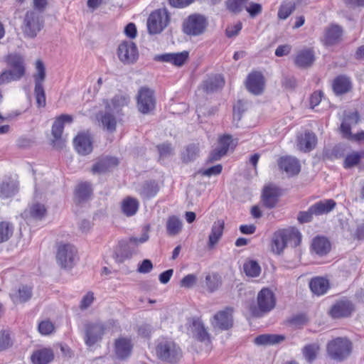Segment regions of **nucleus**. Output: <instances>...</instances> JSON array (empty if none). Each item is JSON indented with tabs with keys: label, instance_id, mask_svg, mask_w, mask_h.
I'll return each instance as SVG.
<instances>
[{
	"label": "nucleus",
	"instance_id": "nucleus-61",
	"mask_svg": "<svg viewBox=\"0 0 364 364\" xmlns=\"http://www.w3.org/2000/svg\"><path fill=\"white\" fill-rule=\"evenodd\" d=\"M226 153H225V150H221L217 147L210 152L208 160L210 162L218 161Z\"/></svg>",
	"mask_w": 364,
	"mask_h": 364
},
{
	"label": "nucleus",
	"instance_id": "nucleus-29",
	"mask_svg": "<svg viewBox=\"0 0 364 364\" xmlns=\"http://www.w3.org/2000/svg\"><path fill=\"white\" fill-rule=\"evenodd\" d=\"M225 223L223 220H218L213 224L210 234L208 237V247L213 248L220 240L223 235Z\"/></svg>",
	"mask_w": 364,
	"mask_h": 364
},
{
	"label": "nucleus",
	"instance_id": "nucleus-21",
	"mask_svg": "<svg viewBox=\"0 0 364 364\" xmlns=\"http://www.w3.org/2000/svg\"><path fill=\"white\" fill-rule=\"evenodd\" d=\"M119 164L118 159L115 157L105 156L99 159L92 168L93 173H102L110 171Z\"/></svg>",
	"mask_w": 364,
	"mask_h": 364
},
{
	"label": "nucleus",
	"instance_id": "nucleus-14",
	"mask_svg": "<svg viewBox=\"0 0 364 364\" xmlns=\"http://www.w3.org/2000/svg\"><path fill=\"white\" fill-rule=\"evenodd\" d=\"M73 122V117L69 114H61L54 122L52 127V134L55 138L53 141L54 146L58 148H62L64 143L61 140L62 134L64 129V124L65 122L70 123Z\"/></svg>",
	"mask_w": 364,
	"mask_h": 364
},
{
	"label": "nucleus",
	"instance_id": "nucleus-19",
	"mask_svg": "<svg viewBox=\"0 0 364 364\" xmlns=\"http://www.w3.org/2000/svg\"><path fill=\"white\" fill-rule=\"evenodd\" d=\"M74 145L77 151L81 155L89 154L92 151L90 136L87 133H80L74 139Z\"/></svg>",
	"mask_w": 364,
	"mask_h": 364
},
{
	"label": "nucleus",
	"instance_id": "nucleus-27",
	"mask_svg": "<svg viewBox=\"0 0 364 364\" xmlns=\"http://www.w3.org/2000/svg\"><path fill=\"white\" fill-rule=\"evenodd\" d=\"M311 251L318 256L327 255L331 250V243L324 237H315L311 243Z\"/></svg>",
	"mask_w": 364,
	"mask_h": 364
},
{
	"label": "nucleus",
	"instance_id": "nucleus-5",
	"mask_svg": "<svg viewBox=\"0 0 364 364\" xmlns=\"http://www.w3.org/2000/svg\"><path fill=\"white\" fill-rule=\"evenodd\" d=\"M156 354L161 360L171 363H177L182 357L181 349L172 341L160 342L156 347Z\"/></svg>",
	"mask_w": 364,
	"mask_h": 364
},
{
	"label": "nucleus",
	"instance_id": "nucleus-25",
	"mask_svg": "<svg viewBox=\"0 0 364 364\" xmlns=\"http://www.w3.org/2000/svg\"><path fill=\"white\" fill-rule=\"evenodd\" d=\"M342 28L338 25H331L326 28L323 42L325 45L332 46L338 43L341 40Z\"/></svg>",
	"mask_w": 364,
	"mask_h": 364
},
{
	"label": "nucleus",
	"instance_id": "nucleus-26",
	"mask_svg": "<svg viewBox=\"0 0 364 364\" xmlns=\"http://www.w3.org/2000/svg\"><path fill=\"white\" fill-rule=\"evenodd\" d=\"M315 60L314 51L311 49H306L299 51L295 59V65L301 68L310 67Z\"/></svg>",
	"mask_w": 364,
	"mask_h": 364
},
{
	"label": "nucleus",
	"instance_id": "nucleus-50",
	"mask_svg": "<svg viewBox=\"0 0 364 364\" xmlns=\"http://www.w3.org/2000/svg\"><path fill=\"white\" fill-rule=\"evenodd\" d=\"M249 0H228L227 1L228 9L235 13L238 14L246 7Z\"/></svg>",
	"mask_w": 364,
	"mask_h": 364
},
{
	"label": "nucleus",
	"instance_id": "nucleus-45",
	"mask_svg": "<svg viewBox=\"0 0 364 364\" xmlns=\"http://www.w3.org/2000/svg\"><path fill=\"white\" fill-rule=\"evenodd\" d=\"M107 109L101 117V123L104 128L107 131L112 132L116 129L117 121L115 117Z\"/></svg>",
	"mask_w": 364,
	"mask_h": 364
},
{
	"label": "nucleus",
	"instance_id": "nucleus-7",
	"mask_svg": "<svg viewBox=\"0 0 364 364\" xmlns=\"http://www.w3.org/2000/svg\"><path fill=\"white\" fill-rule=\"evenodd\" d=\"M77 259V249L70 244L58 246L56 253L58 264L63 269H71Z\"/></svg>",
	"mask_w": 364,
	"mask_h": 364
},
{
	"label": "nucleus",
	"instance_id": "nucleus-6",
	"mask_svg": "<svg viewBox=\"0 0 364 364\" xmlns=\"http://www.w3.org/2000/svg\"><path fill=\"white\" fill-rule=\"evenodd\" d=\"M208 26L206 18L194 14L188 16L183 22V31L188 36H197L204 33Z\"/></svg>",
	"mask_w": 364,
	"mask_h": 364
},
{
	"label": "nucleus",
	"instance_id": "nucleus-62",
	"mask_svg": "<svg viewBox=\"0 0 364 364\" xmlns=\"http://www.w3.org/2000/svg\"><path fill=\"white\" fill-rule=\"evenodd\" d=\"M242 29V23H237L233 26H229L226 28V35L228 37L231 38L237 36Z\"/></svg>",
	"mask_w": 364,
	"mask_h": 364
},
{
	"label": "nucleus",
	"instance_id": "nucleus-22",
	"mask_svg": "<svg viewBox=\"0 0 364 364\" xmlns=\"http://www.w3.org/2000/svg\"><path fill=\"white\" fill-rule=\"evenodd\" d=\"M130 98L125 94H117L106 105V109L119 114L123 107L128 106Z\"/></svg>",
	"mask_w": 364,
	"mask_h": 364
},
{
	"label": "nucleus",
	"instance_id": "nucleus-43",
	"mask_svg": "<svg viewBox=\"0 0 364 364\" xmlns=\"http://www.w3.org/2000/svg\"><path fill=\"white\" fill-rule=\"evenodd\" d=\"M243 270L245 274L250 277H257L261 272V267L255 260H247L243 264Z\"/></svg>",
	"mask_w": 364,
	"mask_h": 364
},
{
	"label": "nucleus",
	"instance_id": "nucleus-1",
	"mask_svg": "<svg viewBox=\"0 0 364 364\" xmlns=\"http://www.w3.org/2000/svg\"><path fill=\"white\" fill-rule=\"evenodd\" d=\"M301 235L294 228L279 230L275 232L272 238L271 250L277 255H280L288 244L295 247L300 245Z\"/></svg>",
	"mask_w": 364,
	"mask_h": 364
},
{
	"label": "nucleus",
	"instance_id": "nucleus-42",
	"mask_svg": "<svg viewBox=\"0 0 364 364\" xmlns=\"http://www.w3.org/2000/svg\"><path fill=\"white\" fill-rule=\"evenodd\" d=\"M18 191V187L14 181L3 182L0 186V197L2 198H8Z\"/></svg>",
	"mask_w": 364,
	"mask_h": 364
},
{
	"label": "nucleus",
	"instance_id": "nucleus-24",
	"mask_svg": "<svg viewBox=\"0 0 364 364\" xmlns=\"http://www.w3.org/2000/svg\"><path fill=\"white\" fill-rule=\"evenodd\" d=\"M279 166L289 176L296 175L300 171L299 161L290 156L282 157L279 161Z\"/></svg>",
	"mask_w": 364,
	"mask_h": 364
},
{
	"label": "nucleus",
	"instance_id": "nucleus-52",
	"mask_svg": "<svg viewBox=\"0 0 364 364\" xmlns=\"http://www.w3.org/2000/svg\"><path fill=\"white\" fill-rule=\"evenodd\" d=\"M206 286L209 291L213 292L218 289L221 282L218 274H208L205 277Z\"/></svg>",
	"mask_w": 364,
	"mask_h": 364
},
{
	"label": "nucleus",
	"instance_id": "nucleus-34",
	"mask_svg": "<svg viewBox=\"0 0 364 364\" xmlns=\"http://www.w3.org/2000/svg\"><path fill=\"white\" fill-rule=\"evenodd\" d=\"M316 144V136L312 132H305L298 139V147L304 151H309L314 148Z\"/></svg>",
	"mask_w": 364,
	"mask_h": 364
},
{
	"label": "nucleus",
	"instance_id": "nucleus-64",
	"mask_svg": "<svg viewBox=\"0 0 364 364\" xmlns=\"http://www.w3.org/2000/svg\"><path fill=\"white\" fill-rule=\"evenodd\" d=\"M223 167L220 164H218L216 166H213L210 168H208L203 171L202 174L204 176H210L213 175H218L221 173Z\"/></svg>",
	"mask_w": 364,
	"mask_h": 364
},
{
	"label": "nucleus",
	"instance_id": "nucleus-12",
	"mask_svg": "<svg viewBox=\"0 0 364 364\" xmlns=\"http://www.w3.org/2000/svg\"><path fill=\"white\" fill-rule=\"evenodd\" d=\"M188 331L193 338L205 346L210 343V336L201 320L198 318H192Z\"/></svg>",
	"mask_w": 364,
	"mask_h": 364
},
{
	"label": "nucleus",
	"instance_id": "nucleus-16",
	"mask_svg": "<svg viewBox=\"0 0 364 364\" xmlns=\"http://www.w3.org/2000/svg\"><path fill=\"white\" fill-rule=\"evenodd\" d=\"M264 78L260 72H252L249 74L246 80L247 90L255 95H260L264 88Z\"/></svg>",
	"mask_w": 364,
	"mask_h": 364
},
{
	"label": "nucleus",
	"instance_id": "nucleus-28",
	"mask_svg": "<svg viewBox=\"0 0 364 364\" xmlns=\"http://www.w3.org/2000/svg\"><path fill=\"white\" fill-rule=\"evenodd\" d=\"M286 337L279 334H262L255 338V343L257 346H274L282 343Z\"/></svg>",
	"mask_w": 364,
	"mask_h": 364
},
{
	"label": "nucleus",
	"instance_id": "nucleus-17",
	"mask_svg": "<svg viewBox=\"0 0 364 364\" xmlns=\"http://www.w3.org/2000/svg\"><path fill=\"white\" fill-rule=\"evenodd\" d=\"M353 310V304L349 300L341 299L332 306L330 314L334 318L347 317L351 314Z\"/></svg>",
	"mask_w": 364,
	"mask_h": 364
},
{
	"label": "nucleus",
	"instance_id": "nucleus-31",
	"mask_svg": "<svg viewBox=\"0 0 364 364\" xmlns=\"http://www.w3.org/2000/svg\"><path fill=\"white\" fill-rule=\"evenodd\" d=\"M359 116L356 112H350L344 116L341 125V131L343 136H351V127L357 124Z\"/></svg>",
	"mask_w": 364,
	"mask_h": 364
},
{
	"label": "nucleus",
	"instance_id": "nucleus-54",
	"mask_svg": "<svg viewBox=\"0 0 364 364\" xmlns=\"http://www.w3.org/2000/svg\"><path fill=\"white\" fill-rule=\"evenodd\" d=\"M361 159V155L358 152H353L346 156L344 160V167L346 168H352L357 165Z\"/></svg>",
	"mask_w": 364,
	"mask_h": 364
},
{
	"label": "nucleus",
	"instance_id": "nucleus-8",
	"mask_svg": "<svg viewBox=\"0 0 364 364\" xmlns=\"http://www.w3.org/2000/svg\"><path fill=\"white\" fill-rule=\"evenodd\" d=\"M275 298L273 292L267 289L263 288L257 294L258 308L252 309L253 316H262L264 314L270 311L275 306Z\"/></svg>",
	"mask_w": 364,
	"mask_h": 364
},
{
	"label": "nucleus",
	"instance_id": "nucleus-44",
	"mask_svg": "<svg viewBox=\"0 0 364 364\" xmlns=\"http://www.w3.org/2000/svg\"><path fill=\"white\" fill-rule=\"evenodd\" d=\"M159 191V187L154 181L145 182L140 189V195L145 198L154 196Z\"/></svg>",
	"mask_w": 364,
	"mask_h": 364
},
{
	"label": "nucleus",
	"instance_id": "nucleus-56",
	"mask_svg": "<svg viewBox=\"0 0 364 364\" xmlns=\"http://www.w3.org/2000/svg\"><path fill=\"white\" fill-rule=\"evenodd\" d=\"M246 11L249 13L251 17H255L262 13V5L258 3H250L249 6L246 5Z\"/></svg>",
	"mask_w": 364,
	"mask_h": 364
},
{
	"label": "nucleus",
	"instance_id": "nucleus-33",
	"mask_svg": "<svg viewBox=\"0 0 364 364\" xmlns=\"http://www.w3.org/2000/svg\"><path fill=\"white\" fill-rule=\"evenodd\" d=\"M336 203L332 200H321L311 206V211L314 215H321L330 213L335 207Z\"/></svg>",
	"mask_w": 364,
	"mask_h": 364
},
{
	"label": "nucleus",
	"instance_id": "nucleus-41",
	"mask_svg": "<svg viewBox=\"0 0 364 364\" xmlns=\"http://www.w3.org/2000/svg\"><path fill=\"white\" fill-rule=\"evenodd\" d=\"M139 208V202L136 199L127 197L122 203V210L128 217L136 214Z\"/></svg>",
	"mask_w": 364,
	"mask_h": 364
},
{
	"label": "nucleus",
	"instance_id": "nucleus-48",
	"mask_svg": "<svg viewBox=\"0 0 364 364\" xmlns=\"http://www.w3.org/2000/svg\"><path fill=\"white\" fill-rule=\"evenodd\" d=\"M199 147L197 144H192L187 146L186 151L183 154V160L185 162L193 161L198 156Z\"/></svg>",
	"mask_w": 364,
	"mask_h": 364
},
{
	"label": "nucleus",
	"instance_id": "nucleus-51",
	"mask_svg": "<svg viewBox=\"0 0 364 364\" xmlns=\"http://www.w3.org/2000/svg\"><path fill=\"white\" fill-rule=\"evenodd\" d=\"M36 73L34 75L35 85L40 84L43 85V82L46 77V70L43 62L40 60L36 63Z\"/></svg>",
	"mask_w": 364,
	"mask_h": 364
},
{
	"label": "nucleus",
	"instance_id": "nucleus-46",
	"mask_svg": "<svg viewBox=\"0 0 364 364\" xmlns=\"http://www.w3.org/2000/svg\"><path fill=\"white\" fill-rule=\"evenodd\" d=\"M14 227L9 222L0 223V243L7 241L13 235Z\"/></svg>",
	"mask_w": 364,
	"mask_h": 364
},
{
	"label": "nucleus",
	"instance_id": "nucleus-4",
	"mask_svg": "<svg viewBox=\"0 0 364 364\" xmlns=\"http://www.w3.org/2000/svg\"><path fill=\"white\" fill-rule=\"evenodd\" d=\"M43 26V20L39 12L35 10H30L25 14L21 29L26 37L35 38Z\"/></svg>",
	"mask_w": 364,
	"mask_h": 364
},
{
	"label": "nucleus",
	"instance_id": "nucleus-47",
	"mask_svg": "<svg viewBox=\"0 0 364 364\" xmlns=\"http://www.w3.org/2000/svg\"><path fill=\"white\" fill-rule=\"evenodd\" d=\"M295 10V5L291 2L283 3L278 11V18L281 20L287 19Z\"/></svg>",
	"mask_w": 364,
	"mask_h": 364
},
{
	"label": "nucleus",
	"instance_id": "nucleus-36",
	"mask_svg": "<svg viewBox=\"0 0 364 364\" xmlns=\"http://www.w3.org/2000/svg\"><path fill=\"white\" fill-rule=\"evenodd\" d=\"M32 296V289L28 286H21L17 291L10 294V297L16 304L24 303Z\"/></svg>",
	"mask_w": 364,
	"mask_h": 364
},
{
	"label": "nucleus",
	"instance_id": "nucleus-60",
	"mask_svg": "<svg viewBox=\"0 0 364 364\" xmlns=\"http://www.w3.org/2000/svg\"><path fill=\"white\" fill-rule=\"evenodd\" d=\"M94 301V294L92 292L87 293L82 299L80 303V309H86L88 308Z\"/></svg>",
	"mask_w": 364,
	"mask_h": 364
},
{
	"label": "nucleus",
	"instance_id": "nucleus-2",
	"mask_svg": "<svg viewBox=\"0 0 364 364\" xmlns=\"http://www.w3.org/2000/svg\"><path fill=\"white\" fill-rule=\"evenodd\" d=\"M9 69L3 71L0 75V85L11 81L20 80L26 72L24 60L18 54H10L7 56Z\"/></svg>",
	"mask_w": 364,
	"mask_h": 364
},
{
	"label": "nucleus",
	"instance_id": "nucleus-49",
	"mask_svg": "<svg viewBox=\"0 0 364 364\" xmlns=\"http://www.w3.org/2000/svg\"><path fill=\"white\" fill-rule=\"evenodd\" d=\"M319 347L316 344H309L303 348V354L306 360L311 363L316 358Z\"/></svg>",
	"mask_w": 364,
	"mask_h": 364
},
{
	"label": "nucleus",
	"instance_id": "nucleus-13",
	"mask_svg": "<svg viewBox=\"0 0 364 364\" xmlns=\"http://www.w3.org/2000/svg\"><path fill=\"white\" fill-rule=\"evenodd\" d=\"M212 324L215 328L220 330H228L233 325L232 309L226 308L218 312L213 316Z\"/></svg>",
	"mask_w": 364,
	"mask_h": 364
},
{
	"label": "nucleus",
	"instance_id": "nucleus-39",
	"mask_svg": "<svg viewBox=\"0 0 364 364\" xmlns=\"http://www.w3.org/2000/svg\"><path fill=\"white\" fill-rule=\"evenodd\" d=\"M309 287L311 291L316 295L325 294L329 288V283L326 279L316 277L311 280Z\"/></svg>",
	"mask_w": 364,
	"mask_h": 364
},
{
	"label": "nucleus",
	"instance_id": "nucleus-35",
	"mask_svg": "<svg viewBox=\"0 0 364 364\" xmlns=\"http://www.w3.org/2000/svg\"><path fill=\"white\" fill-rule=\"evenodd\" d=\"M279 193L276 188L266 187L263 191L262 201L268 208H274L278 202Z\"/></svg>",
	"mask_w": 364,
	"mask_h": 364
},
{
	"label": "nucleus",
	"instance_id": "nucleus-38",
	"mask_svg": "<svg viewBox=\"0 0 364 364\" xmlns=\"http://www.w3.org/2000/svg\"><path fill=\"white\" fill-rule=\"evenodd\" d=\"M92 193V185L89 182H82L79 183L75 188V198L78 203L85 201L89 199Z\"/></svg>",
	"mask_w": 364,
	"mask_h": 364
},
{
	"label": "nucleus",
	"instance_id": "nucleus-40",
	"mask_svg": "<svg viewBox=\"0 0 364 364\" xmlns=\"http://www.w3.org/2000/svg\"><path fill=\"white\" fill-rule=\"evenodd\" d=\"M166 226L167 234L169 236H175L181 232L183 223L178 217L172 215L167 219Z\"/></svg>",
	"mask_w": 364,
	"mask_h": 364
},
{
	"label": "nucleus",
	"instance_id": "nucleus-53",
	"mask_svg": "<svg viewBox=\"0 0 364 364\" xmlns=\"http://www.w3.org/2000/svg\"><path fill=\"white\" fill-rule=\"evenodd\" d=\"M34 92L38 106L44 107L46 105V95L43 85L38 83L35 85Z\"/></svg>",
	"mask_w": 364,
	"mask_h": 364
},
{
	"label": "nucleus",
	"instance_id": "nucleus-11",
	"mask_svg": "<svg viewBox=\"0 0 364 364\" xmlns=\"http://www.w3.org/2000/svg\"><path fill=\"white\" fill-rule=\"evenodd\" d=\"M117 56L125 65L135 63L139 57L136 44L130 41H122L118 46Z\"/></svg>",
	"mask_w": 364,
	"mask_h": 364
},
{
	"label": "nucleus",
	"instance_id": "nucleus-3",
	"mask_svg": "<svg viewBox=\"0 0 364 364\" xmlns=\"http://www.w3.org/2000/svg\"><path fill=\"white\" fill-rule=\"evenodd\" d=\"M352 348V343L349 339L338 337L327 343L326 351L331 359L341 362L350 355Z\"/></svg>",
	"mask_w": 364,
	"mask_h": 364
},
{
	"label": "nucleus",
	"instance_id": "nucleus-9",
	"mask_svg": "<svg viewBox=\"0 0 364 364\" xmlns=\"http://www.w3.org/2000/svg\"><path fill=\"white\" fill-rule=\"evenodd\" d=\"M169 15L166 9H158L152 12L147 20L148 31L151 34L161 33L169 23Z\"/></svg>",
	"mask_w": 364,
	"mask_h": 364
},
{
	"label": "nucleus",
	"instance_id": "nucleus-23",
	"mask_svg": "<svg viewBox=\"0 0 364 364\" xmlns=\"http://www.w3.org/2000/svg\"><path fill=\"white\" fill-rule=\"evenodd\" d=\"M132 350L131 340L125 338H119L116 340L114 351L117 357L119 359H124L129 357Z\"/></svg>",
	"mask_w": 364,
	"mask_h": 364
},
{
	"label": "nucleus",
	"instance_id": "nucleus-18",
	"mask_svg": "<svg viewBox=\"0 0 364 364\" xmlns=\"http://www.w3.org/2000/svg\"><path fill=\"white\" fill-rule=\"evenodd\" d=\"M188 52L183 51L181 53H165L156 55L155 60L172 63L176 66L183 65L188 60Z\"/></svg>",
	"mask_w": 364,
	"mask_h": 364
},
{
	"label": "nucleus",
	"instance_id": "nucleus-32",
	"mask_svg": "<svg viewBox=\"0 0 364 364\" xmlns=\"http://www.w3.org/2000/svg\"><path fill=\"white\" fill-rule=\"evenodd\" d=\"M54 358V354L50 348H43L35 351L31 355L34 364H48Z\"/></svg>",
	"mask_w": 364,
	"mask_h": 364
},
{
	"label": "nucleus",
	"instance_id": "nucleus-30",
	"mask_svg": "<svg viewBox=\"0 0 364 364\" xmlns=\"http://www.w3.org/2000/svg\"><path fill=\"white\" fill-rule=\"evenodd\" d=\"M46 213V209L44 205L35 203L29 207L28 209L22 213L21 215L24 219L41 220Z\"/></svg>",
	"mask_w": 364,
	"mask_h": 364
},
{
	"label": "nucleus",
	"instance_id": "nucleus-59",
	"mask_svg": "<svg viewBox=\"0 0 364 364\" xmlns=\"http://www.w3.org/2000/svg\"><path fill=\"white\" fill-rule=\"evenodd\" d=\"M231 143V136L225 135L220 139L218 148L220 149L221 150H225V153L227 154Z\"/></svg>",
	"mask_w": 364,
	"mask_h": 364
},
{
	"label": "nucleus",
	"instance_id": "nucleus-57",
	"mask_svg": "<svg viewBox=\"0 0 364 364\" xmlns=\"http://www.w3.org/2000/svg\"><path fill=\"white\" fill-rule=\"evenodd\" d=\"M54 330L53 324L48 321H44L39 323L38 331L41 334L48 335Z\"/></svg>",
	"mask_w": 364,
	"mask_h": 364
},
{
	"label": "nucleus",
	"instance_id": "nucleus-10",
	"mask_svg": "<svg viewBox=\"0 0 364 364\" xmlns=\"http://www.w3.org/2000/svg\"><path fill=\"white\" fill-rule=\"evenodd\" d=\"M138 110L142 114H149L153 111L156 105L154 91L146 87L139 90L136 97Z\"/></svg>",
	"mask_w": 364,
	"mask_h": 364
},
{
	"label": "nucleus",
	"instance_id": "nucleus-20",
	"mask_svg": "<svg viewBox=\"0 0 364 364\" xmlns=\"http://www.w3.org/2000/svg\"><path fill=\"white\" fill-rule=\"evenodd\" d=\"M224 84L225 81L222 75H213L203 81L200 88L206 93H211L222 88Z\"/></svg>",
	"mask_w": 364,
	"mask_h": 364
},
{
	"label": "nucleus",
	"instance_id": "nucleus-63",
	"mask_svg": "<svg viewBox=\"0 0 364 364\" xmlns=\"http://www.w3.org/2000/svg\"><path fill=\"white\" fill-rule=\"evenodd\" d=\"M152 269L153 264L151 261L146 259L142 261L138 268V272L140 273L146 274L150 272Z\"/></svg>",
	"mask_w": 364,
	"mask_h": 364
},
{
	"label": "nucleus",
	"instance_id": "nucleus-15",
	"mask_svg": "<svg viewBox=\"0 0 364 364\" xmlns=\"http://www.w3.org/2000/svg\"><path fill=\"white\" fill-rule=\"evenodd\" d=\"M105 333V327L102 323H89L85 326V343L92 346L101 340Z\"/></svg>",
	"mask_w": 364,
	"mask_h": 364
},
{
	"label": "nucleus",
	"instance_id": "nucleus-37",
	"mask_svg": "<svg viewBox=\"0 0 364 364\" xmlns=\"http://www.w3.org/2000/svg\"><path fill=\"white\" fill-rule=\"evenodd\" d=\"M351 88L350 79L345 75L338 76L333 81V89L336 95L348 92Z\"/></svg>",
	"mask_w": 364,
	"mask_h": 364
},
{
	"label": "nucleus",
	"instance_id": "nucleus-58",
	"mask_svg": "<svg viewBox=\"0 0 364 364\" xmlns=\"http://www.w3.org/2000/svg\"><path fill=\"white\" fill-rule=\"evenodd\" d=\"M313 215H314V213L311 211L310 207L307 211L299 212L298 215V220L300 223H309L312 220Z\"/></svg>",
	"mask_w": 364,
	"mask_h": 364
},
{
	"label": "nucleus",
	"instance_id": "nucleus-55",
	"mask_svg": "<svg viewBox=\"0 0 364 364\" xmlns=\"http://www.w3.org/2000/svg\"><path fill=\"white\" fill-rule=\"evenodd\" d=\"M197 281V277L193 274H190L184 277L180 282L181 287L191 288L193 287Z\"/></svg>",
	"mask_w": 364,
	"mask_h": 364
}]
</instances>
